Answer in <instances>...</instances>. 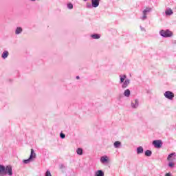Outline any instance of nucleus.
I'll use <instances>...</instances> for the list:
<instances>
[{"label":"nucleus","instance_id":"1","mask_svg":"<svg viewBox=\"0 0 176 176\" xmlns=\"http://www.w3.org/2000/svg\"><path fill=\"white\" fill-rule=\"evenodd\" d=\"M13 175V168L10 165H7L5 166L4 165H0V176Z\"/></svg>","mask_w":176,"mask_h":176},{"label":"nucleus","instance_id":"2","mask_svg":"<svg viewBox=\"0 0 176 176\" xmlns=\"http://www.w3.org/2000/svg\"><path fill=\"white\" fill-rule=\"evenodd\" d=\"M120 84L122 85V89H126L130 85V79L124 74L120 75Z\"/></svg>","mask_w":176,"mask_h":176},{"label":"nucleus","instance_id":"3","mask_svg":"<svg viewBox=\"0 0 176 176\" xmlns=\"http://www.w3.org/2000/svg\"><path fill=\"white\" fill-rule=\"evenodd\" d=\"M160 34L161 35V36H163V38H170L171 36H173V32L171 31H170L169 30H162L160 32Z\"/></svg>","mask_w":176,"mask_h":176},{"label":"nucleus","instance_id":"4","mask_svg":"<svg viewBox=\"0 0 176 176\" xmlns=\"http://www.w3.org/2000/svg\"><path fill=\"white\" fill-rule=\"evenodd\" d=\"M150 12H152V8H146V9L144 10L142 12L143 16L140 18L141 20H146V19H148V16L146 15L148 14V13H150Z\"/></svg>","mask_w":176,"mask_h":176},{"label":"nucleus","instance_id":"5","mask_svg":"<svg viewBox=\"0 0 176 176\" xmlns=\"http://www.w3.org/2000/svg\"><path fill=\"white\" fill-rule=\"evenodd\" d=\"M165 98L168 100H173L174 98V93L171 92L170 91H166L164 94Z\"/></svg>","mask_w":176,"mask_h":176},{"label":"nucleus","instance_id":"6","mask_svg":"<svg viewBox=\"0 0 176 176\" xmlns=\"http://www.w3.org/2000/svg\"><path fill=\"white\" fill-rule=\"evenodd\" d=\"M153 145L155 146V148H162V146H163V142L160 140H153Z\"/></svg>","mask_w":176,"mask_h":176},{"label":"nucleus","instance_id":"7","mask_svg":"<svg viewBox=\"0 0 176 176\" xmlns=\"http://www.w3.org/2000/svg\"><path fill=\"white\" fill-rule=\"evenodd\" d=\"M131 104V108H133V109L138 108V105H140L138 99H135L132 100Z\"/></svg>","mask_w":176,"mask_h":176},{"label":"nucleus","instance_id":"8","mask_svg":"<svg viewBox=\"0 0 176 176\" xmlns=\"http://www.w3.org/2000/svg\"><path fill=\"white\" fill-rule=\"evenodd\" d=\"M174 160H175V153H172L168 155V156L167 157V161L168 162H173Z\"/></svg>","mask_w":176,"mask_h":176},{"label":"nucleus","instance_id":"9","mask_svg":"<svg viewBox=\"0 0 176 176\" xmlns=\"http://www.w3.org/2000/svg\"><path fill=\"white\" fill-rule=\"evenodd\" d=\"M100 1L101 0H91L93 8H98L100 6Z\"/></svg>","mask_w":176,"mask_h":176},{"label":"nucleus","instance_id":"10","mask_svg":"<svg viewBox=\"0 0 176 176\" xmlns=\"http://www.w3.org/2000/svg\"><path fill=\"white\" fill-rule=\"evenodd\" d=\"M23 32V28L17 27L15 30V35H20Z\"/></svg>","mask_w":176,"mask_h":176},{"label":"nucleus","instance_id":"11","mask_svg":"<svg viewBox=\"0 0 176 176\" xmlns=\"http://www.w3.org/2000/svg\"><path fill=\"white\" fill-rule=\"evenodd\" d=\"M1 57H2V58H3V60H6V58H8V57H9V52L4 51L1 54Z\"/></svg>","mask_w":176,"mask_h":176},{"label":"nucleus","instance_id":"12","mask_svg":"<svg viewBox=\"0 0 176 176\" xmlns=\"http://www.w3.org/2000/svg\"><path fill=\"white\" fill-rule=\"evenodd\" d=\"M29 158H30L32 160V159L36 158V154L35 153V151H34V149H31L30 156Z\"/></svg>","mask_w":176,"mask_h":176},{"label":"nucleus","instance_id":"13","mask_svg":"<svg viewBox=\"0 0 176 176\" xmlns=\"http://www.w3.org/2000/svg\"><path fill=\"white\" fill-rule=\"evenodd\" d=\"M95 176H104V172L102 171V170H98L95 172L94 174Z\"/></svg>","mask_w":176,"mask_h":176},{"label":"nucleus","instance_id":"14","mask_svg":"<svg viewBox=\"0 0 176 176\" xmlns=\"http://www.w3.org/2000/svg\"><path fill=\"white\" fill-rule=\"evenodd\" d=\"M141 153H144V147L143 146H139L137 148V154L141 155Z\"/></svg>","mask_w":176,"mask_h":176},{"label":"nucleus","instance_id":"15","mask_svg":"<svg viewBox=\"0 0 176 176\" xmlns=\"http://www.w3.org/2000/svg\"><path fill=\"white\" fill-rule=\"evenodd\" d=\"M101 163H108V157L107 156H102L100 157Z\"/></svg>","mask_w":176,"mask_h":176},{"label":"nucleus","instance_id":"16","mask_svg":"<svg viewBox=\"0 0 176 176\" xmlns=\"http://www.w3.org/2000/svg\"><path fill=\"white\" fill-rule=\"evenodd\" d=\"M123 94L124 97H130V95L131 94V91H130V89H127L124 91Z\"/></svg>","mask_w":176,"mask_h":176},{"label":"nucleus","instance_id":"17","mask_svg":"<svg viewBox=\"0 0 176 176\" xmlns=\"http://www.w3.org/2000/svg\"><path fill=\"white\" fill-rule=\"evenodd\" d=\"M113 146L114 148H120V146H122V142H119V141H116L114 143H113Z\"/></svg>","mask_w":176,"mask_h":176},{"label":"nucleus","instance_id":"18","mask_svg":"<svg viewBox=\"0 0 176 176\" xmlns=\"http://www.w3.org/2000/svg\"><path fill=\"white\" fill-rule=\"evenodd\" d=\"M91 38H92V39H100V38H101V34H94L91 35Z\"/></svg>","mask_w":176,"mask_h":176},{"label":"nucleus","instance_id":"19","mask_svg":"<svg viewBox=\"0 0 176 176\" xmlns=\"http://www.w3.org/2000/svg\"><path fill=\"white\" fill-rule=\"evenodd\" d=\"M173 13V10H171V8H168L165 11V14H166V16H171Z\"/></svg>","mask_w":176,"mask_h":176},{"label":"nucleus","instance_id":"20","mask_svg":"<svg viewBox=\"0 0 176 176\" xmlns=\"http://www.w3.org/2000/svg\"><path fill=\"white\" fill-rule=\"evenodd\" d=\"M145 156H147L148 157H150V156H152V151L151 150H146L144 153Z\"/></svg>","mask_w":176,"mask_h":176},{"label":"nucleus","instance_id":"21","mask_svg":"<svg viewBox=\"0 0 176 176\" xmlns=\"http://www.w3.org/2000/svg\"><path fill=\"white\" fill-rule=\"evenodd\" d=\"M77 155H83V149L78 148L76 150Z\"/></svg>","mask_w":176,"mask_h":176},{"label":"nucleus","instance_id":"22","mask_svg":"<svg viewBox=\"0 0 176 176\" xmlns=\"http://www.w3.org/2000/svg\"><path fill=\"white\" fill-rule=\"evenodd\" d=\"M32 161V160H31L30 157L28 160H23V163L25 164H28L29 163H31V162Z\"/></svg>","mask_w":176,"mask_h":176},{"label":"nucleus","instance_id":"23","mask_svg":"<svg viewBox=\"0 0 176 176\" xmlns=\"http://www.w3.org/2000/svg\"><path fill=\"white\" fill-rule=\"evenodd\" d=\"M168 167H170V168H173L174 166H175V164L173 162H170L168 164Z\"/></svg>","mask_w":176,"mask_h":176},{"label":"nucleus","instance_id":"24","mask_svg":"<svg viewBox=\"0 0 176 176\" xmlns=\"http://www.w3.org/2000/svg\"><path fill=\"white\" fill-rule=\"evenodd\" d=\"M87 9H91L92 8H94V7H93V4H91L90 3H87Z\"/></svg>","mask_w":176,"mask_h":176},{"label":"nucleus","instance_id":"25","mask_svg":"<svg viewBox=\"0 0 176 176\" xmlns=\"http://www.w3.org/2000/svg\"><path fill=\"white\" fill-rule=\"evenodd\" d=\"M68 9H74V5L71 3L67 4Z\"/></svg>","mask_w":176,"mask_h":176},{"label":"nucleus","instance_id":"26","mask_svg":"<svg viewBox=\"0 0 176 176\" xmlns=\"http://www.w3.org/2000/svg\"><path fill=\"white\" fill-rule=\"evenodd\" d=\"M45 176H52V173H50V170H47L45 172Z\"/></svg>","mask_w":176,"mask_h":176},{"label":"nucleus","instance_id":"27","mask_svg":"<svg viewBox=\"0 0 176 176\" xmlns=\"http://www.w3.org/2000/svg\"><path fill=\"white\" fill-rule=\"evenodd\" d=\"M60 137L62 138V140H64V138H65V134L60 133Z\"/></svg>","mask_w":176,"mask_h":176},{"label":"nucleus","instance_id":"28","mask_svg":"<svg viewBox=\"0 0 176 176\" xmlns=\"http://www.w3.org/2000/svg\"><path fill=\"white\" fill-rule=\"evenodd\" d=\"M60 168L63 170V168H65V166H64V164H62L60 165Z\"/></svg>","mask_w":176,"mask_h":176},{"label":"nucleus","instance_id":"29","mask_svg":"<svg viewBox=\"0 0 176 176\" xmlns=\"http://www.w3.org/2000/svg\"><path fill=\"white\" fill-rule=\"evenodd\" d=\"M165 176H173V175H171V173H168L165 175Z\"/></svg>","mask_w":176,"mask_h":176},{"label":"nucleus","instance_id":"30","mask_svg":"<svg viewBox=\"0 0 176 176\" xmlns=\"http://www.w3.org/2000/svg\"><path fill=\"white\" fill-rule=\"evenodd\" d=\"M140 30H141V31H145V28H142V26H140Z\"/></svg>","mask_w":176,"mask_h":176},{"label":"nucleus","instance_id":"31","mask_svg":"<svg viewBox=\"0 0 176 176\" xmlns=\"http://www.w3.org/2000/svg\"><path fill=\"white\" fill-rule=\"evenodd\" d=\"M30 1H31L32 2H35V1L36 0H30Z\"/></svg>","mask_w":176,"mask_h":176},{"label":"nucleus","instance_id":"32","mask_svg":"<svg viewBox=\"0 0 176 176\" xmlns=\"http://www.w3.org/2000/svg\"><path fill=\"white\" fill-rule=\"evenodd\" d=\"M76 79H79V76H76Z\"/></svg>","mask_w":176,"mask_h":176}]
</instances>
